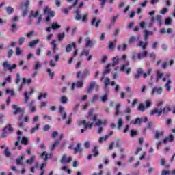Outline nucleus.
Wrapping results in <instances>:
<instances>
[{
  "label": "nucleus",
  "instance_id": "nucleus-1",
  "mask_svg": "<svg viewBox=\"0 0 175 175\" xmlns=\"http://www.w3.org/2000/svg\"><path fill=\"white\" fill-rule=\"evenodd\" d=\"M163 105V102L161 101L157 105V108H155L153 111H151L150 114L154 116V114H158V116H167L170 111H172V109L168 107H164L163 109H159V107Z\"/></svg>",
  "mask_w": 175,
  "mask_h": 175
},
{
  "label": "nucleus",
  "instance_id": "nucleus-2",
  "mask_svg": "<svg viewBox=\"0 0 175 175\" xmlns=\"http://www.w3.org/2000/svg\"><path fill=\"white\" fill-rule=\"evenodd\" d=\"M30 18L34 17V18H37V22L36 23V25H40V23H42V15L39 14V12L38 11H31L29 15Z\"/></svg>",
  "mask_w": 175,
  "mask_h": 175
},
{
  "label": "nucleus",
  "instance_id": "nucleus-3",
  "mask_svg": "<svg viewBox=\"0 0 175 175\" xmlns=\"http://www.w3.org/2000/svg\"><path fill=\"white\" fill-rule=\"evenodd\" d=\"M79 125H83L84 129H81V133H84L85 130L88 129H92V126L94 125L93 122H87V120H83L79 123Z\"/></svg>",
  "mask_w": 175,
  "mask_h": 175
},
{
  "label": "nucleus",
  "instance_id": "nucleus-4",
  "mask_svg": "<svg viewBox=\"0 0 175 175\" xmlns=\"http://www.w3.org/2000/svg\"><path fill=\"white\" fill-rule=\"evenodd\" d=\"M2 66L4 69V70H9V72H13V70L16 69L17 68V64H13L12 66L10 65V63H9L8 61H5L2 64Z\"/></svg>",
  "mask_w": 175,
  "mask_h": 175
},
{
  "label": "nucleus",
  "instance_id": "nucleus-5",
  "mask_svg": "<svg viewBox=\"0 0 175 175\" xmlns=\"http://www.w3.org/2000/svg\"><path fill=\"white\" fill-rule=\"evenodd\" d=\"M42 66V64L40 63V62H39V60H36L34 62V64L33 66L34 72L32 74V77H36V76L38 75V70H39V69H40Z\"/></svg>",
  "mask_w": 175,
  "mask_h": 175
},
{
  "label": "nucleus",
  "instance_id": "nucleus-6",
  "mask_svg": "<svg viewBox=\"0 0 175 175\" xmlns=\"http://www.w3.org/2000/svg\"><path fill=\"white\" fill-rule=\"evenodd\" d=\"M12 108L14 109V116H17V114H21V117L19 118V120H21V117L24 116V112H23V110H21V107H18V105L17 104H14L12 105Z\"/></svg>",
  "mask_w": 175,
  "mask_h": 175
},
{
  "label": "nucleus",
  "instance_id": "nucleus-7",
  "mask_svg": "<svg viewBox=\"0 0 175 175\" xmlns=\"http://www.w3.org/2000/svg\"><path fill=\"white\" fill-rule=\"evenodd\" d=\"M83 6H84V2H81L76 10V14L75 16V18L77 21L81 20L82 18V16L81 15H80V13L81 12V10L83 8Z\"/></svg>",
  "mask_w": 175,
  "mask_h": 175
},
{
  "label": "nucleus",
  "instance_id": "nucleus-8",
  "mask_svg": "<svg viewBox=\"0 0 175 175\" xmlns=\"http://www.w3.org/2000/svg\"><path fill=\"white\" fill-rule=\"evenodd\" d=\"M53 58L54 61L50 60L49 65L52 68H55V66H57V62H58V61H59V54H55L53 56Z\"/></svg>",
  "mask_w": 175,
  "mask_h": 175
},
{
  "label": "nucleus",
  "instance_id": "nucleus-9",
  "mask_svg": "<svg viewBox=\"0 0 175 175\" xmlns=\"http://www.w3.org/2000/svg\"><path fill=\"white\" fill-rule=\"evenodd\" d=\"M120 70L126 73V75H130L132 68H131V66H129V62H127L126 64H124L120 68Z\"/></svg>",
  "mask_w": 175,
  "mask_h": 175
},
{
  "label": "nucleus",
  "instance_id": "nucleus-10",
  "mask_svg": "<svg viewBox=\"0 0 175 175\" xmlns=\"http://www.w3.org/2000/svg\"><path fill=\"white\" fill-rule=\"evenodd\" d=\"M35 92V90H33V88H30V92L28 93V92H24V98L25 100L23 101V103H28V101L29 100V95H32Z\"/></svg>",
  "mask_w": 175,
  "mask_h": 175
},
{
  "label": "nucleus",
  "instance_id": "nucleus-11",
  "mask_svg": "<svg viewBox=\"0 0 175 175\" xmlns=\"http://www.w3.org/2000/svg\"><path fill=\"white\" fill-rule=\"evenodd\" d=\"M163 91V88L162 87H154L151 92V95H161Z\"/></svg>",
  "mask_w": 175,
  "mask_h": 175
},
{
  "label": "nucleus",
  "instance_id": "nucleus-12",
  "mask_svg": "<svg viewBox=\"0 0 175 175\" xmlns=\"http://www.w3.org/2000/svg\"><path fill=\"white\" fill-rule=\"evenodd\" d=\"M44 14H47L49 17H54L55 16V12L51 11L49 7L44 8Z\"/></svg>",
  "mask_w": 175,
  "mask_h": 175
},
{
  "label": "nucleus",
  "instance_id": "nucleus-13",
  "mask_svg": "<svg viewBox=\"0 0 175 175\" xmlns=\"http://www.w3.org/2000/svg\"><path fill=\"white\" fill-rule=\"evenodd\" d=\"M25 158V155H22L18 157L16 159V164L18 166H24V159Z\"/></svg>",
  "mask_w": 175,
  "mask_h": 175
},
{
  "label": "nucleus",
  "instance_id": "nucleus-14",
  "mask_svg": "<svg viewBox=\"0 0 175 175\" xmlns=\"http://www.w3.org/2000/svg\"><path fill=\"white\" fill-rule=\"evenodd\" d=\"M59 113L61 117H62L63 120H65L66 118L68 113H66V111H65V108H64V107L60 106L59 107Z\"/></svg>",
  "mask_w": 175,
  "mask_h": 175
},
{
  "label": "nucleus",
  "instance_id": "nucleus-15",
  "mask_svg": "<svg viewBox=\"0 0 175 175\" xmlns=\"http://www.w3.org/2000/svg\"><path fill=\"white\" fill-rule=\"evenodd\" d=\"M152 23H154V21H157L159 25H162V16L157 15L155 17L152 16L150 19Z\"/></svg>",
  "mask_w": 175,
  "mask_h": 175
},
{
  "label": "nucleus",
  "instance_id": "nucleus-16",
  "mask_svg": "<svg viewBox=\"0 0 175 175\" xmlns=\"http://www.w3.org/2000/svg\"><path fill=\"white\" fill-rule=\"evenodd\" d=\"M61 163H69L72 162L71 157H66V154H64L60 160Z\"/></svg>",
  "mask_w": 175,
  "mask_h": 175
},
{
  "label": "nucleus",
  "instance_id": "nucleus-17",
  "mask_svg": "<svg viewBox=\"0 0 175 175\" xmlns=\"http://www.w3.org/2000/svg\"><path fill=\"white\" fill-rule=\"evenodd\" d=\"M83 152V148H81V144L78 143L77 146L74 148V154H81Z\"/></svg>",
  "mask_w": 175,
  "mask_h": 175
},
{
  "label": "nucleus",
  "instance_id": "nucleus-18",
  "mask_svg": "<svg viewBox=\"0 0 175 175\" xmlns=\"http://www.w3.org/2000/svg\"><path fill=\"white\" fill-rule=\"evenodd\" d=\"M172 84V80L170 78H167V83L164 85L167 92H170L172 91V87L170 85Z\"/></svg>",
  "mask_w": 175,
  "mask_h": 175
},
{
  "label": "nucleus",
  "instance_id": "nucleus-19",
  "mask_svg": "<svg viewBox=\"0 0 175 175\" xmlns=\"http://www.w3.org/2000/svg\"><path fill=\"white\" fill-rule=\"evenodd\" d=\"M172 142H174V136L170 134L167 137L164 138L163 142L166 144V143H172Z\"/></svg>",
  "mask_w": 175,
  "mask_h": 175
},
{
  "label": "nucleus",
  "instance_id": "nucleus-20",
  "mask_svg": "<svg viewBox=\"0 0 175 175\" xmlns=\"http://www.w3.org/2000/svg\"><path fill=\"white\" fill-rule=\"evenodd\" d=\"M83 85H84V83L81 81H78L76 83H72V87H71V90H75V88H76V87L77 88H83Z\"/></svg>",
  "mask_w": 175,
  "mask_h": 175
},
{
  "label": "nucleus",
  "instance_id": "nucleus-21",
  "mask_svg": "<svg viewBox=\"0 0 175 175\" xmlns=\"http://www.w3.org/2000/svg\"><path fill=\"white\" fill-rule=\"evenodd\" d=\"M114 133L113 131H111L109 135H106L104 137H100L98 142L99 143L102 144L103 143V142H106V140H107V139H109V137H110V136L113 135Z\"/></svg>",
  "mask_w": 175,
  "mask_h": 175
},
{
  "label": "nucleus",
  "instance_id": "nucleus-22",
  "mask_svg": "<svg viewBox=\"0 0 175 175\" xmlns=\"http://www.w3.org/2000/svg\"><path fill=\"white\" fill-rule=\"evenodd\" d=\"M93 152H94V154H89L88 156V159L90 160L92 158V157H98V155H99V152L98 151V148L96 146L94 147Z\"/></svg>",
  "mask_w": 175,
  "mask_h": 175
},
{
  "label": "nucleus",
  "instance_id": "nucleus-23",
  "mask_svg": "<svg viewBox=\"0 0 175 175\" xmlns=\"http://www.w3.org/2000/svg\"><path fill=\"white\" fill-rule=\"evenodd\" d=\"M31 3V1H29V0H27L25 2H23L21 3V9L22 10H24V9H28V6H29Z\"/></svg>",
  "mask_w": 175,
  "mask_h": 175
},
{
  "label": "nucleus",
  "instance_id": "nucleus-24",
  "mask_svg": "<svg viewBox=\"0 0 175 175\" xmlns=\"http://www.w3.org/2000/svg\"><path fill=\"white\" fill-rule=\"evenodd\" d=\"M96 85V82L93 81L90 83L89 88L87 90V93L90 94V92H92V90L95 88Z\"/></svg>",
  "mask_w": 175,
  "mask_h": 175
},
{
  "label": "nucleus",
  "instance_id": "nucleus-25",
  "mask_svg": "<svg viewBox=\"0 0 175 175\" xmlns=\"http://www.w3.org/2000/svg\"><path fill=\"white\" fill-rule=\"evenodd\" d=\"M52 46V49L53 53H55V51L59 50V48L58 47V45L57 44V40H54L51 43Z\"/></svg>",
  "mask_w": 175,
  "mask_h": 175
},
{
  "label": "nucleus",
  "instance_id": "nucleus-26",
  "mask_svg": "<svg viewBox=\"0 0 175 175\" xmlns=\"http://www.w3.org/2000/svg\"><path fill=\"white\" fill-rule=\"evenodd\" d=\"M72 47L76 49V43L72 42L71 44H68L66 47V53H70V51H72Z\"/></svg>",
  "mask_w": 175,
  "mask_h": 175
},
{
  "label": "nucleus",
  "instance_id": "nucleus-27",
  "mask_svg": "<svg viewBox=\"0 0 175 175\" xmlns=\"http://www.w3.org/2000/svg\"><path fill=\"white\" fill-rule=\"evenodd\" d=\"M162 77H163V72H162L161 70H157L156 72V79H157V81H159V80H161V79H162Z\"/></svg>",
  "mask_w": 175,
  "mask_h": 175
},
{
  "label": "nucleus",
  "instance_id": "nucleus-28",
  "mask_svg": "<svg viewBox=\"0 0 175 175\" xmlns=\"http://www.w3.org/2000/svg\"><path fill=\"white\" fill-rule=\"evenodd\" d=\"M148 52L147 51H144L142 53H137V58L139 61H142V58H144V57H147Z\"/></svg>",
  "mask_w": 175,
  "mask_h": 175
},
{
  "label": "nucleus",
  "instance_id": "nucleus-29",
  "mask_svg": "<svg viewBox=\"0 0 175 175\" xmlns=\"http://www.w3.org/2000/svg\"><path fill=\"white\" fill-rule=\"evenodd\" d=\"M110 66H111V64H107V67H106V70L103 72V75L101 77V80H103V79H105V75H107V73H109L110 72Z\"/></svg>",
  "mask_w": 175,
  "mask_h": 175
},
{
  "label": "nucleus",
  "instance_id": "nucleus-30",
  "mask_svg": "<svg viewBox=\"0 0 175 175\" xmlns=\"http://www.w3.org/2000/svg\"><path fill=\"white\" fill-rule=\"evenodd\" d=\"M143 73H144L143 69L137 68V73L135 75V79H140V76H142V75H143Z\"/></svg>",
  "mask_w": 175,
  "mask_h": 175
},
{
  "label": "nucleus",
  "instance_id": "nucleus-31",
  "mask_svg": "<svg viewBox=\"0 0 175 175\" xmlns=\"http://www.w3.org/2000/svg\"><path fill=\"white\" fill-rule=\"evenodd\" d=\"M128 48V45L126 44H123L122 45H118L117 49L119 51H125Z\"/></svg>",
  "mask_w": 175,
  "mask_h": 175
},
{
  "label": "nucleus",
  "instance_id": "nucleus-32",
  "mask_svg": "<svg viewBox=\"0 0 175 175\" xmlns=\"http://www.w3.org/2000/svg\"><path fill=\"white\" fill-rule=\"evenodd\" d=\"M101 20H98L96 22V18H94L92 21V25H95L96 28H98L99 27V24H100Z\"/></svg>",
  "mask_w": 175,
  "mask_h": 175
},
{
  "label": "nucleus",
  "instance_id": "nucleus-33",
  "mask_svg": "<svg viewBox=\"0 0 175 175\" xmlns=\"http://www.w3.org/2000/svg\"><path fill=\"white\" fill-rule=\"evenodd\" d=\"M165 134V131H157L155 133V139H157V140H158V139H159V137H161V136H163V135Z\"/></svg>",
  "mask_w": 175,
  "mask_h": 175
},
{
  "label": "nucleus",
  "instance_id": "nucleus-34",
  "mask_svg": "<svg viewBox=\"0 0 175 175\" xmlns=\"http://www.w3.org/2000/svg\"><path fill=\"white\" fill-rule=\"evenodd\" d=\"M148 43V42H144L143 41H140L138 43V47H142V50H146Z\"/></svg>",
  "mask_w": 175,
  "mask_h": 175
},
{
  "label": "nucleus",
  "instance_id": "nucleus-35",
  "mask_svg": "<svg viewBox=\"0 0 175 175\" xmlns=\"http://www.w3.org/2000/svg\"><path fill=\"white\" fill-rule=\"evenodd\" d=\"M50 155L47 152H43L42 154H41V158L44 159V161H48L49 158H50Z\"/></svg>",
  "mask_w": 175,
  "mask_h": 175
},
{
  "label": "nucleus",
  "instance_id": "nucleus-36",
  "mask_svg": "<svg viewBox=\"0 0 175 175\" xmlns=\"http://www.w3.org/2000/svg\"><path fill=\"white\" fill-rule=\"evenodd\" d=\"M85 42L86 47H92V46H94V43L91 41V40H90L89 38H86Z\"/></svg>",
  "mask_w": 175,
  "mask_h": 175
},
{
  "label": "nucleus",
  "instance_id": "nucleus-37",
  "mask_svg": "<svg viewBox=\"0 0 175 175\" xmlns=\"http://www.w3.org/2000/svg\"><path fill=\"white\" fill-rule=\"evenodd\" d=\"M40 40H33L31 42H29V47H35V46H36V44H38V43H40Z\"/></svg>",
  "mask_w": 175,
  "mask_h": 175
},
{
  "label": "nucleus",
  "instance_id": "nucleus-38",
  "mask_svg": "<svg viewBox=\"0 0 175 175\" xmlns=\"http://www.w3.org/2000/svg\"><path fill=\"white\" fill-rule=\"evenodd\" d=\"M139 40V37L136 38L135 36H132L130 38L129 40V44H133L134 42H136V40Z\"/></svg>",
  "mask_w": 175,
  "mask_h": 175
},
{
  "label": "nucleus",
  "instance_id": "nucleus-39",
  "mask_svg": "<svg viewBox=\"0 0 175 175\" xmlns=\"http://www.w3.org/2000/svg\"><path fill=\"white\" fill-rule=\"evenodd\" d=\"M46 98H47V93H40L38 99L42 100V98L46 99Z\"/></svg>",
  "mask_w": 175,
  "mask_h": 175
},
{
  "label": "nucleus",
  "instance_id": "nucleus-40",
  "mask_svg": "<svg viewBox=\"0 0 175 175\" xmlns=\"http://www.w3.org/2000/svg\"><path fill=\"white\" fill-rule=\"evenodd\" d=\"M118 61H120V58L118 56H116V57H113V63L111 64V66H116V65L118 64Z\"/></svg>",
  "mask_w": 175,
  "mask_h": 175
},
{
  "label": "nucleus",
  "instance_id": "nucleus-41",
  "mask_svg": "<svg viewBox=\"0 0 175 175\" xmlns=\"http://www.w3.org/2000/svg\"><path fill=\"white\" fill-rule=\"evenodd\" d=\"M21 143V144H24V146H28V138L23 137Z\"/></svg>",
  "mask_w": 175,
  "mask_h": 175
},
{
  "label": "nucleus",
  "instance_id": "nucleus-42",
  "mask_svg": "<svg viewBox=\"0 0 175 175\" xmlns=\"http://www.w3.org/2000/svg\"><path fill=\"white\" fill-rule=\"evenodd\" d=\"M123 124H124V121L122 120V119L121 118H119L118 121V129H121Z\"/></svg>",
  "mask_w": 175,
  "mask_h": 175
},
{
  "label": "nucleus",
  "instance_id": "nucleus-43",
  "mask_svg": "<svg viewBox=\"0 0 175 175\" xmlns=\"http://www.w3.org/2000/svg\"><path fill=\"white\" fill-rule=\"evenodd\" d=\"M81 56L88 57L90 55V50L84 49L81 53Z\"/></svg>",
  "mask_w": 175,
  "mask_h": 175
},
{
  "label": "nucleus",
  "instance_id": "nucleus-44",
  "mask_svg": "<svg viewBox=\"0 0 175 175\" xmlns=\"http://www.w3.org/2000/svg\"><path fill=\"white\" fill-rule=\"evenodd\" d=\"M65 36H66L65 33H59L57 35L59 42H62V40H64V38H65Z\"/></svg>",
  "mask_w": 175,
  "mask_h": 175
},
{
  "label": "nucleus",
  "instance_id": "nucleus-45",
  "mask_svg": "<svg viewBox=\"0 0 175 175\" xmlns=\"http://www.w3.org/2000/svg\"><path fill=\"white\" fill-rule=\"evenodd\" d=\"M60 102L61 103H63V105H66V103H68V97L66 96H62Z\"/></svg>",
  "mask_w": 175,
  "mask_h": 175
},
{
  "label": "nucleus",
  "instance_id": "nucleus-46",
  "mask_svg": "<svg viewBox=\"0 0 175 175\" xmlns=\"http://www.w3.org/2000/svg\"><path fill=\"white\" fill-rule=\"evenodd\" d=\"M32 83V79H29L27 80L25 78H23V84H31Z\"/></svg>",
  "mask_w": 175,
  "mask_h": 175
},
{
  "label": "nucleus",
  "instance_id": "nucleus-47",
  "mask_svg": "<svg viewBox=\"0 0 175 175\" xmlns=\"http://www.w3.org/2000/svg\"><path fill=\"white\" fill-rule=\"evenodd\" d=\"M39 126H40V124H36V126L33 128H32L31 130H30V133L31 134H33L34 132H36V131H39Z\"/></svg>",
  "mask_w": 175,
  "mask_h": 175
},
{
  "label": "nucleus",
  "instance_id": "nucleus-48",
  "mask_svg": "<svg viewBox=\"0 0 175 175\" xmlns=\"http://www.w3.org/2000/svg\"><path fill=\"white\" fill-rule=\"evenodd\" d=\"M6 12L8 13V14H12V13H13V12H14V9H13V8L12 7H6Z\"/></svg>",
  "mask_w": 175,
  "mask_h": 175
},
{
  "label": "nucleus",
  "instance_id": "nucleus-49",
  "mask_svg": "<svg viewBox=\"0 0 175 175\" xmlns=\"http://www.w3.org/2000/svg\"><path fill=\"white\" fill-rule=\"evenodd\" d=\"M120 107H121V105L120 104H117L115 108L116 110V116H118V114H120Z\"/></svg>",
  "mask_w": 175,
  "mask_h": 175
},
{
  "label": "nucleus",
  "instance_id": "nucleus-50",
  "mask_svg": "<svg viewBox=\"0 0 175 175\" xmlns=\"http://www.w3.org/2000/svg\"><path fill=\"white\" fill-rule=\"evenodd\" d=\"M33 161H35V156H31L29 159L26 161V163H29V165H32V163H33Z\"/></svg>",
  "mask_w": 175,
  "mask_h": 175
},
{
  "label": "nucleus",
  "instance_id": "nucleus-51",
  "mask_svg": "<svg viewBox=\"0 0 175 175\" xmlns=\"http://www.w3.org/2000/svg\"><path fill=\"white\" fill-rule=\"evenodd\" d=\"M51 27H52V29H53V30L59 29V28H61V25H59L57 23H53Z\"/></svg>",
  "mask_w": 175,
  "mask_h": 175
},
{
  "label": "nucleus",
  "instance_id": "nucleus-52",
  "mask_svg": "<svg viewBox=\"0 0 175 175\" xmlns=\"http://www.w3.org/2000/svg\"><path fill=\"white\" fill-rule=\"evenodd\" d=\"M33 102L30 103L29 109L32 113H35L36 111V106H32Z\"/></svg>",
  "mask_w": 175,
  "mask_h": 175
},
{
  "label": "nucleus",
  "instance_id": "nucleus-53",
  "mask_svg": "<svg viewBox=\"0 0 175 175\" xmlns=\"http://www.w3.org/2000/svg\"><path fill=\"white\" fill-rule=\"evenodd\" d=\"M14 54V51H13L12 49H8V58H12Z\"/></svg>",
  "mask_w": 175,
  "mask_h": 175
},
{
  "label": "nucleus",
  "instance_id": "nucleus-54",
  "mask_svg": "<svg viewBox=\"0 0 175 175\" xmlns=\"http://www.w3.org/2000/svg\"><path fill=\"white\" fill-rule=\"evenodd\" d=\"M100 99H101V102L103 103H105V102L107 101V99H108V96L107 94H105L104 96H101L100 97Z\"/></svg>",
  "mask_w": 175,
  "mask_h": 175
},
{
  "label": "nucleus",
  "instance_id": "nucleus-55",
  "mask_svg": "<svg viewBox=\"0 0 175 175\" xmlns=\"http://www.w3.org/2000/svg\"><path fill=\"white\" fill-rule=\"evenodd\" d=\"M6 94H10L11 96H14L15 94H14V90H10V89H7L5 90Z\"/></svg>",
  "mask_w": 175,
  "mask_h": 175
},
{
  "label": "nucleus",
  "instance_id": "nucleus-56",
  "mask_svg": "<svg viewBox=\"0 0 175 175\" xmlns=\"http://www.w3.org/2000/svg\"><path fill=\"white\" fill-rule=\"evenodd\" d=\"M4 129L9 131L10 132H13V128H12V124H7Z\"/></svg>",
  "mask_w": 175,
  "mask_h": 175
},
{
  "label": "nucleus",
  "instance_id": "nucleus-57",
  "mask_svg": "<svg viewBox=\"0 0 175 175\" xmlns=\"http://www.w3.org/2000/svg\"><path fill=\"white\" fill-rule=\"evenodd\" d=\"M109 84H110V79H109V77H106L104 81V85L105 87H108Z\"/></svg>",
  "mask_w": 175,
  "mask_h": 175
},
{
  "label": "nucleus",
  "instance_id": "nucleus-58",
  "mask_svg": "<svg viewBox=\"0 0 175 175\" xmlns=\"http://www.w3.org/2000/svg\"><path fill=\"white\" fill-rule=\"evenodd\" d=\"M4 155L5 157H10L12 155V153H10V152L9 151V148H6L5 151H4Z\"/></svg>",
  "mask_w": 175,
  "mask_h": 175
},
{
  "label": "nucleus",
  "instance_id": "nucleus-59",
  "mask_svg": "<svg viewBox=\"0 0 175 175\" xmlns=\"http://www.w3.org/2000/svg\"><path fill=\"white\" fill-rule=\"evenodd\" d=\"M165 25H172V18L169 17L165 19Z\"/></svg>",
  "mask_w": 175,
  "mask_h": 175
},
{
  "label": "nucleus",
  "instance_id": "nucleus-60",
  "mask_svg": "<svg viewBox=\"0 0 175 175\" xmlns=\"http://www.w3.org/2000/svg\"><path fill=\"white\" fill-rule=\"evenodd\" d=\"M58 144H59V140L55 141L54 144L52 145V146L51 147V150L53 151V150H54L55 147L58 146Z\"/></svg>",
  "mask_w": 175,
  "mask_h": 175
},
{
  "label": "nucleus",
  "instance_id": "nucleus-61",
  "mask_svg": "<svg viewBox=\"0 0 175 175\" xmlns=\"http://www.w3.org/2000/svg\"><path fill=\"white\" fill-rule=\"evenodd\" d=\"M58 144H59V140L55 141L54 144L52 145V146L51 147V150L53 151V150H54L55 147L58 146Z\"/></svg>",
  "mask_w": 175,
  "mask_h": 175
},
{
  "label": "nucleus",
  "instance_id": "nucleus-62",
  "mask_svg": "<svg viewBox=\"0 0 175 175\" xmlns=\"http://www.w3.org/2000/svg\"><path fill=\"white\" fill-rule=\"evenodd\" d=\"M47 73H49V76L53 79L54 77V72L51 71V69L48 68L46 70Z\"/></svg>",
  "mask_w": 175,
  "mask_h": 175
},
{
  "label": "nucleus",
  "instance_id": "nucleus-63",
  "mask_svg": "<svg viewBox=\"0 0 175 175\" xmlns=\"http://www.w3.org/2000/svg\"><path fill=\"white\" fill-rule=\"evenodd\" d=\"M44 166H46V165H44V163H42L41 165V167H40V175H44Z\"/></svg>",
  "mask_w": 175,
  "mask_h": 175
},
{
  "label": "nucleus",
  "instance_id": "nucleus-64",
  "mask_svg": "<svg viewBox=\"0 0 175 175\" xmlns=\"http://www.w3.org/2000/svg\"><path fill=\"white\" fill-rule=\"evenodd\" d=\"M138 110L139 111H144L145 110V107H144V104L141 103L139 107H138Z\"/></svg>",
  "mask_w": 175,
  "mask_h": 175
}]
</instances>
